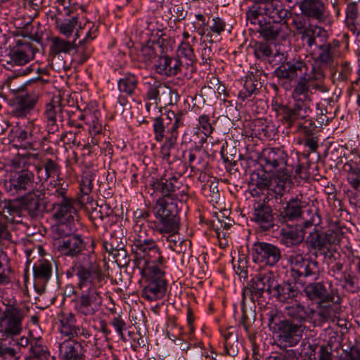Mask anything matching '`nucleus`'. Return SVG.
Here are the masks:
<instances>
[{
  "instance_id": "f257e3e1",
  "label": "nucleus",
  "mask_w": 360,
  "mask_h": 360,
  "mask_svg": "<svg viewBox=\"0 0 360 360\" xmlns=\"http://www.w3.org/2000/svg\"><path fill=\"white\" fill-rule=\"evenodd\" d=\"M80 257H82L83 263L75 269L77 287L80 291L75 309L81 316L91 317L99 311L102 305L101 290L105 278L101 268L95 264L94 254L82 253Z\"/></svg>"
},
{
  "instance_id": "f03ea898",
  "label": "nucleus",
  "mask_w": 360,
  "mask_h": 360,
  "mask_svg": "<svg viewBox=\"0 0 360 360\" xmlns=\"http://www.w3.org/2000/svg\"><path fill=\"white\" fill-rule=\"evenodd\" d=\"M324 77L321 67H313L310 75L299 80L293 89L292 97L294 104L292 105H279L276 109L277 115L281 117L283 124L288 128L297 121L307 117L311 112V99L309 92L311 89L323 91L321 80Z\"/></svg>"
},
{
  "instance_id": "7ed1b4c3",
  "label": "nucleus",
  "mask_w": 360,
  "mask_h": 360,
  "mask_svg": "<svg viewBox=\"0 0 360 360\" xmlns=\"http://www.w3.org/2000/svg\"><path fill=\"white\" fill-rule=\"evenodd\" d=\"M154 219L148 220L149 227L162 236L161 240L169 250L183 252L184 240L177 234L179 230L178 205L169 198L161 199L156 202L152 210Z\"/></svg>"
},
{
  "instance_id": "20e7f679",
  "label": "nucleus",
  "mask_w": 360,
  "mask_h": 360,
  "mask_svg": "<svg viewBox=\"0 0 360 360\" xmlns=\"http://www.w3.org/2000/svg\"><path fill=\"white\" fill-rule=\"evenodd\" d=\"M260 160L266 169L276 172L274 178L276 189L278 193L284 191L291 183L290 176L285 171L288 161L286 153L281 148H267L263 150Z\"/></svg>"
},
{
  "instance_id": "39448f33",
  "label": "nucleus",
  "mask_w": 360,
  "mask_h": 360,
  "mask_svg": "<svg viewBox=\"0 0 360 360\" xmlns=\"http://www.w3.org/2000/svg\"><path fill=\"white\" fill-rule=\"evenodd\" d=\"M288 261L290 264V276L295 282L304 284L319 278L320 268L318 262L304 256L300 250L289 252Z\"/></svg>"
},
{
  "instance_id": "423d86ee",
  "label": "nucleus",
  "mask_w": 360,
  "mask_h": 360,
  "mask_svg": "<svg viewBox=\"0 0 360 360\" xmlns=\"http://www.w3.org/2000/svg\"><path fill=\"white\" fill-rule=\"evenodd\" d=\"M4 308L0 307V337L1 340L12 339L23 330L24 311L15 302L3 301Z\"/></svg>"
},
{
  "instance_id": "0eeeda50",
  "label": "nucleus",
  "mask_w": 360,
  "mask_h": 360,
  "mask_svg": "<svg viewBox=\"0 0 360 360\" xmlns=\"http://www.w3.org/2000/svg\"><path fill=\"white\" fill-rule=\"evenodd\" d=\"M146 262H142L141 269L139 270L145 279L146 285L142 290V297L148 301L162 299L167 290V283L164 278V271L160 266H149L144 267Z\"/></svg>"
},
{
  "instance_id": "6e6552de",
  "label": "nucleus",
  "mask_w": 360,
  "mask_h": 360,
  "mask_svg": "<svg viewBox=\"0 0 360 360\" xmlns=\"http://www.w3.org/2000/svg\"><path fill=\"white\" fill-rule=\"evenodd\" d=\"M132 250L136 256L134 264L139 270L141 269V264L143 262H146L144 265L146 268L149 264H153V266H160L165 262L160 248L153 239H143L139 236L133 242Z\"/></svg>"
},
{
  "instance_id": "1a4fd4ad",
  "label": "nucleus",
  "mask_w": 360,
  "mask_h": 360,
  "mask_svg": "<svg viewBox=\"0 0 360 360\" xmlns=\"http://www.w3.org/2000/svg\"><path fill=\"white\" fill-rule=\"evenodd\" d=\"M275 284L276 278L271 271L255 275L243 289L242 304L244 305L248 300L252 303L258 302L262 297L264 291L271 295Z\"/></svg>"
},
{
  "instance_id": "9d476101",
  "label": "nucleus",
  "mask_w": 360,
  "mask_h": 360,
  "mask_svg": "<svg viewBox=\"0 0 360 360\" xmlns=\"http://www.w3.org/2000/svg\"><path fill=\"white\" fill-rule=\"evenodd\" d=\"M252 260L270 266H275L281 258L280 248L269 243L255 242L251 248Z\"/></svg>"
},
{
  "instance_id": "9b49d317",
  "label": "nucleus",
  "mask_w": 360,
  "mask_h": 360,
  "mask_svg": "<svg viewBox=\"0 0 360 360\" xmlns=\"http://www.w3.org/2000/svg\"><path fill=\"white\" fill-rule=\"evenodd\" d=\"M309 69V65L306 63L305 60L299 56L281 65L277 69L276 72L280 78L289 79L290 80L295 78L301 79L304 77H307L310 75Z\"/></svg>"
},
{
  "instance_id": "f8f14e48",
  "label": "nucleus",
  "mask_w": 360,
  "mask_h": 360,
  "mask_svg": "<svg viewBox=\"0 0 360 360\" xmlns=\"http://www.w3.org/2000/svg\"><path fill=\"white\" fill-rule=\"evenodd\" d=\"M278 341L285 347H294L300 341L303 329L300 323L285 320L278 326Z\"/></svg>"
},
{
  "instance_id": "ddd939ff",
  "label": "nucleus",
  "mask_w": 360,
  "mask_h": 360,
  "mask_svg": "<svg viewBox=\"0 0 360 360\" xmlns=\"http://www.w3.org/2000/svg\"><path fill=\"white\" fill-rule=\"evenodd\" d=\"M77 319L74 314L63 313L60 318L59 331L61 335L66 337L68 340L74 337H83L89 338L91 333L89 330L82 326H77Z\"/></svg>"
},
{
  "instance_id": "4468645a",
  "label": "nucleus",
  "mask_w": 360,
  "mask_h": 360,
  "mask_svg": "<svg viewBox=\"0 0 360 360\" xmlns=\"http://www.w3.org/2000/svg\"><path fill=\"white\" fill-rule=\"evenodd\" d=\"M186 112L179 111L175 113L173 110H169L167 113L161 116L156 117L153 119V131L154 134V139L157 142H162L165 137L166 129L169 133V128L172 124L175 122L177 117H180L184 125V117Z\"/></svg>"
},
{
  "instance_id": "2eb2a0df",
  "label": "nucleus",
  "mask_w": 360,
  "mask_h": 360,
  "mask_svg": "<svg viewBox=\"0 0 360 360\" xmlns=\"http://www.w3.org/2000/svg\"><path fill=\"white\" fill-rule=\"evenodd\" d=\"M300 9L303 15L319 22H325L328 16L323 0H303L300 4Z\"/></svg>"
},
{
  "instance_id": "dca6fc26",
  "label": "nucleus",
  "mask_w": 360,
  "mask_h": 360,
  "mask_svg": "<svg viewBox=\"0 0 360 360\" xmlns=\"http://www.w3.org/2000/svg\"><path fill=\"white\" fill-rule=\"evenodd\" d=\"M317 217L319 219L317 224L307 237L306 243L313 249L321 250L328 245L336 243L338 240L337 234L333 231L325 232L319 229L316 226L319 225L320 219L319 216H317Z\"/></svg>"
},
{
  "instance_id": "f3484780",
  "label": "nucleus",
  "mask_w": 360,
  "mask_h": 360,
  "mask_svg": "<svg viewBox=\"0 0 360 360\" xmlns=\"http://www.w3.org/2000/svg\"><path fill=\"white\" fill-rule=\"evenodd\" d=\"M45 193L43 189H34L23 198V205L31 217L41 215L45 209Z\"/></svg>"
},
{
  "instance_id": "a211bd4d",
  "label": "nucleus",
  "mask_w": 360,
  "mask_h": 360,
  "mask_svg": "<svg viewBox=\"0 0 360 360\" xmlns=\"http://www.w3.org/2000/svg\"><path fill=\"white\" fill-rule=\"evenodd\" d=\"M154 67L158 75L174 77L181 72L182 65L178 57L164 55L158 58Z\"/></svg>"
},
{
  "instance_id": "6ab92c4d",
  "label": "nucleus",
  "mask_w": 360,
  "mask_h": 360,
  "mask_svg": "<svg viewBox=\"0 0 360 360\" xmlns=\"http://www.w3.org/2000/svg\"><path fill=\"white\" fill-rule=\"evenodd\" d=\"M38 97V94L36 92L18 96L13 107V115L18 118L25 117L34 109Z\"/></svg>"
},
{
  "instance_id": "aec40b11",
  "label": "nucleus",
  "mask_w": 360,
  "mask_h": 360,
  "mask_svg": "<svg viewBox=\"0 0 360 360\" xmlns=\"http://www.w3.org/2000/svg\"><path fill=\"white\" fill-rule=\"evenodd\" d=\"M300 294V291L295 283L284 281L278 283L276 280L271 295L280 302L292 303L294 300L296 301Z\"/></svg>"
},
{
  "instance_id": "412c9836",
  "label": "nucleus",
  "mask_w": 360,
  "mask_h": 360,
  "mask_svg": "<svg viewBox=\"0 0 360 360\" xmlns=\"http://www.w3.org/2000/svg\"><path fill=\"white\" fill-rule=\"evenodd\" d=\"M253 219L264 231L274 226L272 210L265 201H258L254 205Z\"/></svg>"
},
{
  "instance_id": "4be33fe9",
  "label": "nucleus",
  "mask_w": 360,
  "mask_h": 360,
  "mask_svg": "<svg viewBox=\"0 0 360 360\" xmlns=\"http://www.w3.org/2000/svg\"><path fill=\"white\" fill-rule=\"evenodd\" d=\"M152 186L154 191L159 192L163 196L159 198L157 202L161 199L169 198L177 205L176 201L171 196L175 191H177L182 187V182L179 178L176 176H172L169 179L162 178L155 181Z\"/></svg>"
},
{
  "instance_id": "5701e85b",
  "label": "nucleus",
  "mask_w": 360,
  "mask_h": 360,
  "mask_svg": "<svg viewBox=\"0 0 360 360\" xmlns=\"http://www.w3.org/2000/svg\"><path fill=\"white\" fill-rule=\"evenodd\" d=\"M44 115L46 122L48 132L49 134H54L59 129L57 119L59 118L61 121L64 119L63 108L60 101L58 100H52L51 102L47 103Z\"/></svg>"
},
{
  "instance_id": "b1692460",
  "label": "nucleus",
  "mask_w": 360,
  "mask_h": 360,
  "mask_svg": "<svg viewBox=\"0 0 360 360\" xmlns=\"http://www.w3.org/2000/svg\"><path fill=\"white\" fill-rule=\"evenodd\" d=\"M8 63L15 65H24L34 58V51L30 43H22L14 47L9 53Z\"/></svg>"
},
{
  "instance_id": "393cba45",
  "label": "nucleus",
  "mask_w": 360,
  "mask_h": 360,
  "mask_svg": "<svg viewBox=\"0 0 360 360\" xmlns=\"http://www.w3.org/2000/svg\"><path fill=\"white\" fill-rule=\"evenodd\" d=\"M287 26L276 22L265 20L261 24L257 31L266 40H274L276 39H284L288 35Z\"/></svg>"
},
{
  "instance_id": "a878e982",
  "label": "nucleus",
  "mask_w": 360,
  "mask_h": 360,
  "mask_svg": "<svg viewBox=\"0 0 360 360\" xmlns=\"http://www.w3.org/2000/svg\"><path fill=\"white\" fill-rule=\"evenodd\" d=\"M11 190L13 188L18 193L31 191L33 189L34 174L28 170L18 172L9 181Z\"/></svg>"
},
{
  "instance_id": "bb28decb",
  "label": "nucleus",
  "mask_w": 360,
  "mask_h": 360,
  "mask_svg": "<svg viewBox=\"0 0 360 360\" xmlns=\"http://www.w3.org/2000/svg\"><path fill=\"white\" fill-rule=\"evenodd\" d=\"M59 355L62 360H85L82 345L70 340L60 345Z\"/></svg>"
},
{
  "instance_id": "cd10ccee",
  "label": "nucleus",
  "mask_w": 360,
  "mask_h": 360,
  "mask_svg": "<svg viewBox=\"0 0 360 360\" xmlns=\"http://www.w3.org/2000/svg\"><path fill=\"white\" fill-rule=\"evenodd\" d=\"M73 198L61 202H54L53 207V218L57 221H70L75 212Z\"/></svg>"
},
{
  "instance_id": "c85d7f7f",
  "label": "nucleus",
  "mask_w": 360,
  "mask_h": 360,
  "mask_svg": "<svg viewBox=\"0 0 360 360\" xmlns=\"http://www.w3.org/2000/svg\"><path fill=\"white\" fill-rule=\"evenodd\" d=\"M78 120L84 121L86 124L89 125L90 130L94 134H99L102 129V124L100 121L101 112L91 108H86L83 111L78 110L75 112Z\"/></svg>"
},
{
  "instance_id": "c756f323",
  "label": "nucleus",
  "mask_w": 360,
  "mask_h": 360,
  "mask_svg": "<svg viewBox=\"0 0 360 360\" xmlns=\"http://www.w3.org/2000/svg\"><path fill=\"white\" fill-rule=\"evenodd\" d=\"M182 127V122L179 117L175 122L172 124L169 128V135L166 136L164 143L160 148V155L164 160L169 161L171 157V150L173 149L176 144L178 138L177 129Z\"/></svg>"
},
{
  "instance_id": "7c9ffc66",
  "label": "nucleus",
  "mask_w": 360,
  "mask_h": 360,
  "mask_svg": "<svg viewBox=\"0 0 360 360\" xmlns=\"http://www.w3.org/2000/svg\"><path fill=\"white\" fill-rule=\"evenodd\" d=\"M305 232L303 227L296 225L281 229V241L286 247L297 245L304 239Z\"/></svg>"
},
{
  "instance_id": "2f4dec72",
  "label": "nucleus",
  "mask_w": 360,
  "mask_h": 360,
  "mask_svg": "<svg viewBox=\"0 0 360 360\" xmlns=\"http://www.w3.org/2000/svg\"><path fill=\"white\" fill-rule=\"evenodd\" d=\"M262 87L259 74L250 72L243 82V88L238 92V98L244 101L253 94H257Z\"/></svg>"
},
{
  "instance_id": "473e14b6",
  "label": "nucleus",
  "mask_w": 360,
  "mask_h": 360,
  "mask_svg": "<svg viewBox=\"0 0 360 360\" xmlns=\"http://www.w3.org/2000/svg\"><path fill=\"white\" fill-rule=\"evenodd\" d=\"M58 248L62 255L74 257L82 252L84 245L79 236L72 235L63 238Z\"/></svg>"
},
{
  "instance_id": "72a5a7b5",
  "label": "nucleus",
  "mask_w": 360,
  "mask_h": 360,
  "mask_svg": "<svg viewBox=\"0 0 360 360\" xmlns=\"http://www.w3.org/2000/svg\"><path fill=\"white\" fill-rule=\"evenodd\" d=\"M35 171L40 181H46L49 178L58 177L60 167L54 160L47 158L44 162L34 165Z\"/></svg>"
},
{
  "instance_id": "f704fd0d",
  "label": "nucleus",
  "mask_w": 360,
  "mask_h": 360,
  "mask_svg": "<svg viewBox=\"0 0 360 360\" xmlns=\"http://www.w3.org/2000/svg\"><path fill=\"white\" fill-rule=\"evenodd\" d=\"M264 15L272 19L273 22H281L290 14L289 11L284 8L283 5L277 0H273L264 6L260 7Z\"/></svg>"
},
{
  "instance_id": "c9c22d12",
  "label": "nucleus",
  "mask_w": 360,
  "mask_h": 360,
  "mask_svg": "<svg viewBox=\"0 0 360 360\" xmlns=\"http://www.w3.org/2000/svg\"><path fill=\"white\" fill-rule=\"evenodd\" d=\"M343 172L347 174V179L350 186L360 192V160H350L342 167Z\"/></svg>"
},
{
  "instance_id": "e433bc0d",
  "label": "nucleus",
  "mask_w": 360,
  "mask_h": 360,
  "mask_svg": "<svg viewBox=\"0 0 360 360\" xmlns=\"http://www.w3.org/2000/svg\"><path fill=\"white\" fill-rule=\"evenodd\" d=\"M303 202L299 195L291 198L283 207L281 215L288 220H295L300 218L303 214Z\"/></svg>"
},
{
  "instance_id": "4c0bfd02",
  "label": "nucleus",
  "mask_w": 360,
  "mask_h": 360,
  "mask_svg": "<svg viewBox=\"0 0 360 360\" xmlns=\"http://www.w3.org/2000/svg\"><path fill=\"white\" fill-rule=\"evenodd\" d=\"M320 53L319 59L322 63L330 65L335 58L340 54V42L334 40L332 43L323 44L319 46Z\"/></svg>"
},
{
  "instance_id": "58836bf2",
  "label": "nucleus",
  "mask_w": 360,
  "mask_h": 360,
  "mask_svg": "<svg viewBox=\"0 0 360 360\" xmlns=\"http://www.w3.org/2000/svg\"><path fill=\"white\" fill-rule=\"evenodd\" d=\"M221 334L224 339V354L230 356H235L238 354V336L234 332L233 327L221 330Z\"/></svg>"
},
{
  "instance_id": "ea45409f",
  "label": "nucleus",
  "mask_w": 360,
  "mask_h": 360,
  "mask_svg": "<svg viewBox=\"0 0 360 360\" xmlns=\"http://www.w3.org/2000/svg\"><path fill=\"white\" fill-rule=\"evenodd\" d=\"M80 32L77 31L75 33V39L73 41H69L59 37H53L51 39V45L50 47L51 53L53 54L68 53L70 51L75 49V41L80 37Z\"/></svg>"
},
{
  "instance_id": "a19ab883",
  "label": "nucleus",
  "mask_w": 360,
  "mask_h": 360,
  "mask_svg": "<svg viewBox=\"0 0 360 360\" xmlns=\"http://www.w3.org/2000/svg\"><path fill=\"white\" fill-rule=\"evenodd\" d=\"M304 292L306 296L312 301L325 300L328 297V291L325 285L320 282H309Z\"/></svg>"
},
{
  "instance_id": "79ce46f5",
  "label": "nucleus",
  "mask_w": 360,
  "mask_h": 360,
  "mask_svg": "<svg viewBox=\"0 0 360 360\" xmlns=\"http://www.w3.org/2000/svg\"><path fill=\"white\" fill-rule=\"evenodd\" d=\"M33 275L35 282L46 283L52 275V265L50 262L39 261L33 266Z\"/></svg>"
},
{
  "instance_id": "37998d69",
  "label": "nucleus",
  "mask_w": 360,
  "mask_h": 360,
  "mask_svg": "<svg viewBox=\"0 0 360 360\" xmlns=\"http://www.w3.org/2000/svg\"><path fill=\"white\" fill-rule=\"evenodd\" d=\"M138 77L130 72H127L118 80V89L120 92L128 96H132L138 86Z\"/></svg>"
},
{
  "instance_id": "c03bdc74",
  "label": "nucleus",
  "mask_w": 360,
  "mask_h": 360,
  "mask_svg": "<svg viewBox=\"0 0 360 360\" xmlns=\"http://www.w3.org/2000/svg\"><path fill=\"white\" fill-rule=\"evenodd\" d=\"M26 130L28 131V142H26V149L36 150L45 139L40 133V127L34 124L33 122H29L26 126Z\"/></svg>"
},
{
  "instance_id": "a18cd8bd",
  "label": "nucleus",
  "mask_w": 360,
  "mask_h": 360,
  "mask_svg": "<svg viewBox=\"0 0 360 360\" xmlns=\"http://www.w3.org/2000/svg\"><path fill=\"white\" fill-rule=\"evenodd\" d=\"M98 29L94 25L89 27L87 32L85 33L84 39L79 41L77 46L79 49H82V60L86 61L91 53V50L88 48V44L91 42L97 37Z\"/></svg>"
},
{
  "instance_id": "49530a36",
  "label": "nucleus",
  "mask_w": 360,
  "mask_h": 360,
  "mask_svg": "<svg viewBox=\"0 0 360 360\" xmlns=\"http://www.w3.org/2000/svg\"><path fill=\"white\" fill-rule=\"evenodd\" d=\"M285 312L288 316L300 322L304 320L308 316L307 309L300 303L285 307Z\"/></svg>"
},
{
  "instance_id": "de8ad7c7",
  "label": "nucleus",
  "mask_w": 360,
  "mask_h": 360,
  "mask_svg": "<svg viewBox=\"0 0 360 360\" xmlns=\"http://www.w3.org/2000/svg\"><path fill=\"white\" fill-rule=\"evenodd\" d=\"M323 30L319 27H309L307 30L303 32L301 34V39L304 41L309 48H312L314 46H317L316 38L321 34Z\"/></svg>"
},
{
  "instance_id": "09e8293b",
  "label": "nucleus",
  "mask_w": 360,
  "mask_h": 360,
  "mask_svg": "<svg viewBox=\"0 0 360 360\" xmlns=\"http://www.w3.org/2000/svg\"><path fill=\"white\" fill-rule=\"evenodd\" d=\"M77 22V20L75 18L65 19L64 20H56V28L61 34L69 37L73 33Z\"/></svg>"
},
{
  "instance_id": "8fccbe9b",
  "label": "nucleus",
  "mask_w": 360,
  "mask_h": 360,
  "mask_svg": "<svg viewBox=\"0 0 360 360\" xmlns=\"http://www.w3.org/2000/svg\"><path fill=\"white\" fill-rule=\"evenodd\" d=\"M30 345L31 354L27 360H47L46 349L39 340H32Z\"/></svg>"
},
{
  "instance_id": "3c124183",
  "label": "nucleus",
  "mask_w": 360,
  "mask_h": 360,
  "mask_svg": "<svg viewBox=\"0 0 360 360\" xmlns=\"http://www.w3.org/2000/svg\"><path fill=\"white\" fill-rule=\"evenodd\" d=\"M309 115L304 118L296 122L291 127L295 124L297 125V131L305 136H312L316 131V125L313 120H309Z\"/></svg>"
},
{
  "instance_id": "603ef678",
  "label": "nucleus",
  "mask_w": 360,
  "mask_h": 360,
  "mask_svg": "<svg viewBox=\"0 0 360 360\" xmlns=\"http://www.w3.org/2000/svg\"><path fill=\"white\" fill-rule=\"evenodd\" d=\"M253 49L255 56L260 60H265L273 54L271 46L266 41L256 42Z\"/></svg>"
},
{
  "instance_id": "864d4df0",
  "label": "nucleus",
  "mask_w": 360,
  "mask_h": 360,
  "mask_svg": "<svg viewBox=\"0 0 360 360\" xmlns=\"http://www.w3.org/2000/svg\"><path fill=\"white\" fill-rule=\"evenodd\" d=\"M260 7L261 6H253L246 13L247 20L251 25H257L258 27H260L261 24L266 19L264 13H262V10L260 9Z\"/></svg>"
},
{
  "instance_id": "5fc2aeb1",
  "label": "nucleus",
  "mask_w": 360,
  "mask_h": 360,
  "mask_svg": "<svg viewBox=\"0 0 360 360\" xmlns=\"http://www.w3.org/2000/svg\"><path fill=\"white\" fill-rule=\"evenodd\" d=\"M58 224L53 226L52 231L55 238H67L72 236V229L70 221H58Z\"/></svg>"
},
{
  "instance_id": "6e6d98bb",
  "label": "nucleus",
  "mask_w": 360,
  "mask_h": 360,
  "mask_svg": "<svg viewBox=\"0 0 360 360\" xmlns=\"http://www.w3.org/2000/svg\"><path fill=\"white\" fill-rule=\"evenodd\" d=\"M49 195L54 202L65 201L71 198L68 195L67 189L61 185H55L52 188H48Z\"/></svg>"
},
{
  "instance_id": "4d7b16f0",
  "label": "nucleus",
  "mask_w": 360,
  "mask_h": 360,
  "mask_svg": "<svg viewBox=\"0 0 360 360\" xmlns=\"http://www.w3.org/2000/svg\"><path fill=\"white\" fill-rule=\"evenodd\" d=\"M150 84V86L146 93V98L154 101L158 105L160 101V89H165L159 81H153V84Z\"/></svg>"
},
{
  "instance_id": "13d9d810",
  "label": "nucleus",
  "mask_w": 360,
  "mask_h": 360,
  "mask_svg": "<svg viewBox=\"0 0 360 360\" xmlns=\"http://www.w3.org/2000/svg\"><path fill=\"white\" fill-rule=\"evenodd\" d=\"M179 56L184 57L189 62L193 63L195 56L194 50L190 43L187 41H182L178 46Z\"/></svg>"
},
{
  "instance_id": "bf43d9fd",
  "label": "nucleus",
  "mask_w": 360,
  "mask_h": 360,
  "mask_svg": "<svg viewBox=\"0 0 360 360\" xmlns=\"http://www.w3.org/2000/svg\"><path fill=\"white\" fill-rule=\"evenodd\" d=\"M197 129L206 137H208L213 132L214 128L210 122V117L207 115H202L198 117Z\"/></svg>"
},
{
  "instance_id": "052dcab7",
  "label": "nucleus",
  "mask_w": 360,
  "mask_h": 360,
  "mask_svg": "<svg viewBox=\"0 0 360 360\" xmlns=\"http://www.w3.org/2000/svg\"><path fill=\"white\" fill-rule=\"evenodd\" d=\"M19 357L18 352L15 349L5 345H0V360H18Z\"/></svg>"
},
{
  "instance_id": "680f3d73",
  "label": "nucleus",
  "mask_w": 360,
  "mask_h": 360,
  "mask_svg": "<svg viewBox=\"0 0 360 360\" xmlns=\"http://www.w3.org/2000/svg\"><path fill=\"white\" fill-rule=\"evenodd\" d=\"M252 184L259 190L266 188L269 185V180L264 173H253L251 176Z\"/></svg>"
},
{
  "instance_id": "e2e57ef3",
  "label": "nucleus",
  "mask_w": 360,
  "mask_h": 360,
  "mask_svg": "<svg viewBox=\"0 0 360 360\" xmlns=\"http://www.w3.org/2000/svg\"><path fill=\"white\" fill-rule=\"evenodd\" d=\"M80 192L82 195L79 197V200L81 202H84V196L89 195L93 188L92 180L90 176H84L82 178L80 181Z\"/></svg>"
},
{
  "instance_id": "0e129e2a",
  "label": "nucleus",
  "mask_w": 360,
  "mask_h": 360,
  "mask_svg": "<svg viewBox=\"0 0 360 360\" xmlns=\"http://www.w3.org/2000/svg\"><path fill=\"white\" fill-rule=\"evenodd\" d=\"M98 207V208H93L92 213L95 218H99L103 221L105 218L110 217L113 213V211L110 205L106 203L102 204Z\"/></svg>"
},
{
  "instance_id": "69168bd1",
  "label": "nucleus",
  "mask_w": 360,
  "mask_h": 360,
  "mask_svg": "<svg viewBox=\"0 0 360 360\" xmlns=\"http://www.w3.org/2000/svg\"><path fill=\"white\" fill-rule=\"evenodd\" d=\"M17 77H8L4 83V87L7 88L13 94H17L23 92L25 86L23 84H18L16 83Z\"/></svg>"
},
{
  "instance_id": "338daca9",
  "label": "nucleus",
  "mask_w": 360,
  "mask_h": 360,
  "mask_svg": "<svg viewBox=\"0 0 360 360\" xmlns=\"http://www.w3.org/2000/svg\"><path fill=\"white\" fill-rule=\"evenodd\" d=\"M359 15V8L358 6L355 4V2L349 3L346 8L347 20L351 23H354L358 19Z\"/></svg>"
},
{
  "instance_id": "774afa93",
  "label": "nucleus",
  "mask_w": 360,
  "mask_h": 360,
  "mask_svg": "<svg viewBox=\"0 0 360 360\" xmlns=\"http://www.w3.org/2000/svg\"><path fill=\"white\" fill-rule=\"evenodd\" d=\"M340 360H360V348L352 347L349 350H344Z\"/></svg>"
}]
</instances>
